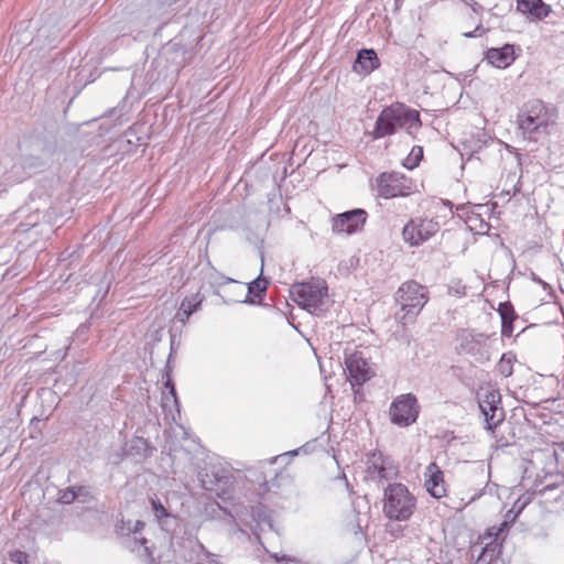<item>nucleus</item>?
Here are the masks:
<instances>
[{
    "instance_id": "f257e3e1",
    "label": "nucleus",
    "mask_w": 564,
    "mask_h": 564,
    "mask_svg": "<svg viewBox=\"0 0 564 564\" xmlns=\"http://www.w3.org/2000/svg\"><path fill=\"white\" fill-rule=\"evenodd\" d=\"M420 113L404 104L394 102L381 110L371 132L373 139H381L404 129L409 134L421 127Z\"/></svg>"
},
{
    "instance_id": "f03ea898",
    "label": "nucleus",
    "mask_w": 564,
    "mask_h": 564,
    "mask_svg": "<svg viewBox=\"0 0 564 564\" xmlns=\"http://www.w3.org/2000/svg\"><path fill=\"white\" fill-rule=\"evenodd\" d=\"M177 0H143L140 10L130 21V32L134 39L164 25L163 18L166 15Z\"/></svg>"
},
{
    "instance_id": "7ed1b4c3",
    "label": "nucleus",
    "mask_w": 564,
    "mask_h": 564,
    "mask_svg": "<svg viewBox=\"0 0 564 564\" xmlns=\"http://www.w3.org/2000/svg\"><path fill=\"white\" fill-rule=\"evenodd\" d=\"M518 127L530 140H536L554 122L553 115L543 101L534 99L525 102L520 109Z\"/></svg>"
},
{
    "instance_id": "20e7f679",
    "label": "nucleus",
    "mask_w": 564,
    "mask_h": 564,
    "mask_svg": "<svg viewBox=\"0 0 564 564\" xmlns=\"http://www.w3.org/2000/svg\"><path fill=\"white\" fill-rule=\"evenodd\" d=\"M416 508V499L403 484H392L384 489L383 512L387 518L406 521Z\"/></svg>"
},
{
    "instance_id": "39448f33",
    "label": "nucleus",
    "mask_w": 564,
    "mask_h": 564,
    "mask_svg": "<svg viewBox=\"0 0 564 564\" xmlns=\"http://www.w3.org/2000/svg\"><path fill=\"white\" fill-rule=\"evenodd\" d=\"M20 149L19 164L29 174L43 169L55 152L54 144L40 137L24 139Z\"/></svg>"
},
{
    "instance_id": "423d86ee",
    "label": "nucleus",
    "mask_w": 564,
    "mask_h": 564,
    "mask_svg": "<svg viewBox=\"0 0 564 564\" xmlns=\"http://www.w3.org/2000/svg\"><path fill=\"white\" fill-rule=\"evenodd\" d=\"M290 293L295 303L314 314L324 312L329 303L327 284H291Z\"/></svg>"
},
{
    "instance_id": "0eeeda50",
    "label": "nucleus",
    "mask_w": 564,
    "mask_h": 564,
    "mask_svg": "<svg viewBox=\"0 0 564 564\" xmlns=\"http://www.w3.org/2000/svg\"><path fill=\"white\" fill-rule=\"evenodd\" d=\"M479 409L485 416L487 429L494 431L505 419L501 394L492 387L480 388L477 392Z\"/></svg>"
},
{
    "instance_id": "6e6552de",
    "label": "nucleus",
    "mask_w": 564,
    "mask_h": 564,
    "mask_svg": "<svg viewBox=\"0 0 564 564\" xmlns=\"http://www.w3.org/2000/svg\"><path fill=\"white\" fill-rule=\"evenodd\" d=\"M345 370L352 386H362L375 376L361 350L345 351Z\"/></svg>"
},
{
    "instance_id": "1a4fd4ad",
    "label": "nucleus",
    "mask_w": 564,
    "mask_h": 564,
    "mask_svg": "<svg viewBox=\"0 0 564 564\" xmlns=\"http://www.w3.org/2000/svg\"><path fill=\"white\" fill-rule=\"evenodd\" d=\"M420 406L416 398L411 394L398 397L390 406L391 422L398 426H409L413 424L419 416Z\"/></svg>"
},
{
    "instance_id": "9d476101",
    "label": "nucleus",
    "mask_w": 564,
    "mask_h": 564,
    "mask_svg": "<svg viewBox=\"0 0 564 564\" xmlns=\"http://www.w3.org/2000/svg\"><path fill=\"white\" fill-rule=\"evenodd\" d=\"M395 300L403 311L419 313L427 302V290L424 284H401L395 293Z\"/></svg>"
},
{
    "instance_id": "9b49d317",
    "label": "nucleus",
    "mask_w": 564,
    "mask_h": 564,
    "mask_svg": "<svg viewBox=\"0 0 564 564\" xmlns=\"http://www.w3.org/2000/svg\"><path fill=\"white\" fill-rule=\"evenodd\" d=\"M377 183L379 196L386 199L404 196L411 189L410 180L398 172L382 173Z\"/></svg>"
},
{
    "instance_id": "f8f14e48",
    "label": "nucleus",
    "mask_w": 564,
    "mask_h": 564,
    "mask_svg": "<svg viewBox=\"0 0 564 564\" xmlns=\"http://www.w3.org/2000/svg\"><path fill=\"white\" fill-rule=\"evenodd\" d=\"M367 220V213L361 208L337 214L332 218V231L336 235H352L360 231Z\"/></svg>"
},
{
    "instance_id": "ddd939ff",
    "label": "nucleus",
    "mask_w": 564,
    "mask_h": 564,
    "mask_svg": "<svg viewBox=\"0 0 564 564\" xmlns=\"http://www.w3.org/2000/svg\"><path fill=\"white\" fill-rule=\"evenodd\" d=\"M438 229V223L432 219L411 220L404 226L402 236L411 246H419L434 236Z\"/></svg>"
},
{
    "instance_id": "4468645a",
    "label": "nucleus",
    "mask_w": 564,
    "mask_h": 564,
    "mask_svg": "<svg viewBox=\"0 0 564 564\" xmlns=\"http://www.w3.org/2000/svg\"><path fill=\"white\" fill-rule=\"evenodd\" d=\"M368 478L376 481L387 480L395 474L389 458L381 453H372L367 459Z\"/></svg>"
},
{
    "instance_id": "2eb2a0df",
    "label": "nucleus",
    "mask_w": 564,
    "mask_h": 564,
    "mask_svg": "<svg viewBox=\"0 0 564 564\" xmlns=\"http://www.w3.org/2000/svg\"><path fill=\"white\" fill-rule=\"evenodd\" d=\"M424 486L432 497L441 499L446 496L447 488L444 480V474L436 463L433 462L427 465L424 471Z\"/></svg>"
},
{
    "instance_id": "dca6fc26",
    "label": "nucleus",
    "mask_w": 564,
    "mask_h": 564,
    "mask_svg": "<svg viewBox=\"0 0 564 564\" xmlns=\"http://www.w3.org/2000/svg\"><path fill=\"white\" fill-rule=\"evenodd\" d=\"M380 61L377 53L372 48H362L357 53V57L352 65V70L360 75H369L379 68Z\"/></svg>"
},
{
    "instance_id": "f3484780",
    "label": "nucleus",
    "mask_w": 564,
    "mask_h": 564,
    "mask_svg": "<svg viewBox=\"0 0 564 564\" xmlns=\"http://www.w3.org/2000/svg\"><path fill=\"white\" fill-rule=\"evenodd\" d=\"M486 58L495 67L506 68L514 61L513 45L506 44L499 48H489Z\"/></svg>"
},
{
    "instance_id": "a211bd4d",
    "label": "nucleus",
    "mask_w": 564,
    "mask_h": 564,
    "mask_svg": "<svg viewBox=\"0 0 564 564\" xmlns=\"http://www.w3.org/2000/svg\"><path fill=\"white\" fill-rule=\"evenodd\" d=\"M517 9L523 13L529 14L532 18L542 20L550 13V7L542 0H517Z\"/></svg>"
},
{
    "instance_id": "6ab92c4d",
    "label": "nucleus",
    "mask_w": 564,
    "mask_h": 564,
    "mask_svg": "<svg viewBox=\"0 0 564 564\" xmlns=\"http://www.w3.org/2000/svg\"><path fill=\"white\" fill-rule=\"evenodd\" d=\"M250 516L252 521L254 522V525H251V530L257 536H259L258 531H263L264 528L273 530L272 519L268 512L267 507H264L263 505L252 507Z\"/></svg>"
},
{
    "instance_id": "aec40b11",
    "label": "nucleus",
    "mask_w": 564,
    "mask_h": 564,
    "mask_svg": "<svg viewBox=\"0 0 564 564\" xmlns=\"http://www.w3.org/2000/svg\"><path fill=\"white\" fill-rule=\"evenodd\" d=\"M203 301V297L199 296L198 293L192 295L189 297H185L180 306V310L176 314V318L182 324H185L189 316L198 308Z\"/></svg>"
},
{
    "instance_id": "412c9836",
    "label": "nucleus",
    "mask_w": 564,
    "mask_h": 564,
    "mask_svg": "<svg viewBox=\"0 0 564 564\" xmlns=\"http://www.w3.org/2000/svg\"><path fill=\"white\" fill-rule=\"evenodd\" d=\"M247 286L245 299L236 300V302L260 304L265 295L268 284H247Z\"/></svg>"
},
{
    "instance_id": "4be33fe9",
    "label": "nucleus",
    "mask_w": 564,
    "mask_h": 564,
    "mask_svg": "<svg viewBox=\"0 0 564 564\" xmlns=\"http://www.w3.org/2000/svg\"><path fill=\"white\" fill-rule=\"evenodd\" d=\"M127 546L130 551L137 552L140 557L152 560V551L148 546L145 538H137L133 535L127 540Z\"/></svg>"
},
{
    "instance_id": "5701e85b",
    "label": "nucleus",
    "mask_w": 564,
    "mask_h": 564,
    "mask_svg": "<svg viewBox=\"0 0 564 564\" xmlns=\"http://www.w3.org/2000/svg\"><path fill=\"white\" fill-rule=\"evenodd\" d=\"M58 34L59 31L57 29L50 28L45 24L37 30L36 35L32 42L37 44H44L47 42V44H52L58 37Z\"/></svg>"
},
{
    "instance_id": "b1692460",
    "label": "nucleus",
    "mask_w": 564,
    "mask_h": 564,
    "mask_svg": "<svg viewBox=\"0 0 564 564\" xmlns=\"http://www.w3.org/2000/svg\"><path fill=\"white\" fill-rule=\"evenodd\" d=\"M499 553L500 546L497 543H489L482 549L476 564H491L498 558Z\"/></svg>"
},
{
    "instance_id": "393cba45",
    "label": "nucleus",
    "mask_w": 564,
    "mask_h": 564,
    "mask_svg": "<svg viewBox=\"0 0 564 564\" xmlns=\"http://www.w3.org/2000/svg\"><path fill=\"white\" fill-rule=\"evenodd\" d=\"M148 451H149L148 441L144 440L143 437H134L128 444L127 453L130 455L135 454V455L145 457L148 455L147 454Z\"/></svg>"
},
{
    "instance_id": "a878e982",
    "label": "nucleus",
    "mask_w": 564,
    "mask_h": 564,
    "mask_svg": "<svg viewBox=\"0 0 564 564\" xmlns=\"http://www.w3.org/2000/svg\"><path fill=\"white\" fill-rule=\"evenodd\" d=\"M514 357L511 354H503L498 362V371L503 377H510L513 372Z\"/></svg>"
},
{
    "instance_id": "bb28decb",
    "label": "nucleus",
    "mask_w": 564,
    "mask_h": 564,
    "mask_svg": "<svg viewBox=\"0 0 564 564\" xmlns=\"http://www.w3.org/2000/svg\"><path fill=\"white\" fill-rule=\"evenodd\" d=\"M422 158H423V149H422V147H414L412 149L411 153L404 159L403 165L406 169L412 170V169H414L415 166L419 165V163L422 160Z\"/></svg>"
},
{
    "instance_id": "cd10ccee",
    "label": "nucleus",
    "mask_w": 564,
    "mask_h": 564,
    "mask_svg": "<svg viewBox=\"0 0 564 564\" xmlns=\"http://www.w3.org/2000/svg\"><path fill=\"white\" fill-rule=\"evenodd\" d=\"M76 500V495L74 491V487H68L64 490H61L58 494V501L64 505H69Z\"/></svg>"
},
{
    "instance_id": "c85d7f7f",
    "label": "nucleus",
    "mask_w": 564,
    "mask_h": 564,
    "mask_svg": "<svg viewBox=\"0 0 564 564\" xmlns=\"http://www.w3.org/2000/svg\"><path fill=\"white\" fill-rule=\"evenodd\" d=\"M152 509L158 520H162L169 516L167 510L159 499H151Z\"/></svg>"
},
{
    "instance_id": "c756f323",
    "label": "nucleus",
    "mask_w": 564,
    "mask_h": 564,
    "mask_svg": "<svg viewBox=\"0 0 564 564\" xmlns=\"http://www.w3.org/2000/svg\"><path fill=\"white\" fill-rule=\"evenodd\" d=\"M8 556L10 558V561H12L13 563H17V564H26L28 560H29V555L25 552L20 551V550L10 551L8 553Z\"/></svg>"
},
{
    "instance_id": "7c9ffc66",
    "label": "nucleus",
    "mask_w": 564,
    "mask_h": 564,
    "mask_svg": "<svg viewBox=\"0 0 564 564\" xmlns=\"http://www.w3.org/2000/svg\"><path fill=\"white\" fill-rule=\"evenodd\" d=\"M143 528H144V522L141 520H137L133 524L131 523V521H128L127 523L122 522V525H121V530L127 529L133 535L139 533Z\"/></svg>"
},
{
    "instance_id": "2f4dec72",
    "label": "nucleus",
    "mask_w": 564,
    "mask_h": 564,
    "mask_svg": "<svg viewBox=\"0 0 564 564\" xmlns=\"http://www.w3.org/2000/svg\"><path fill=\"white\" fill-rule=\"evenodd\" d=\"M498 312L501 316V322H503V316L509 317V319H516V313L509 303L500 304Z\"/></svg>"
},
{
    "instance_id": "473e14b6",
    "label": "nucleus",
    "mask_w": 564,
    "mask_h": 564,
    "mask_svg": "<svg viewBox=\"0 0 564 564\" xmlns=\"http://www.w3.org/2000/svg\"><path fill=\"white\" fill-rule=\"evenodd\" d=\"M387 528L390 535L397 539L404 536V531L406 530V527L399 523H391Z\"/></svg>"
},
{
    "instance_id": "72a5a7b5",
    "label": "nucleus",
    "mask_w": 564,
    "mask_h": 564,
    "mask_svg": "<svg viewBox=\"0 0 564 564\" xmlns=\"http://www.w3.org/2000/svg\"><path fill=\"white\" fill-rule=\"evenodd\" d=\"M74 491L76 495V500H82L85 502L88 498H90V490L86 486H74Z\"/></svg>"
},
{
    "instance_id": "f704fd0d",
    "label": "nucleus",
    "mask_w": 564,
    "mask_h": 564,
    "mask_svg": "<svg viewBox=\"0 0 564 564\" xmlns=\"http://www.w3.org/2000/svg\"><path fill=\"white\" fill-rule=\"evenodd\" d=\"M514 319H509V317L503 316V322L501 325V335L503 337H511L513 333V323Z\"/></svg>"
},
{
    "instance_id": "c9c22d12",
    "label": "nucleus",
    "mask_w": 564,
    "mask_h": 564,
    "mask_svg": "<svg viewBox=\"0 0 564 564\" xmlns=\"http://www.w3.org/2000/svg\"><path fill=\"white\" fill-rule=\"evenodd\" d=\"M271 557H273L276 562L284 561L286 564H304L302 561L289 555H283L280 557L278 553H273L271 554Z\"/></svg>"
},
{
    "instance_id": "e433bc0d",
    "label": "nucleus",
    "mask_w": 564,
    "mask_h": 564,
    "mask_svg": "<svg viewBox=\"0 0 564 564\" xmlns=\"http://www.w3.org/2000/svg\"><path fill=\"white\" fill-rule=\"evenodd\" d=\"M465 290H466L465 284H455V286L448 288V293L456 294V295H465L466 294Z\"/></svg>"
},
{
    "instance_id": "4c0bfd02",
    "label": "nucleus",
    "mask_w": 564,
    "mask_h": 564,
    "mask_svg": "<svg viewBox=\"0 0 564 564\" xmlns=\"http://www.w3.org/2000/svg\"><path fill=\"white\" fill-rule=\"evenodd\" d=\"M484 33H485V29L481 26V24H478L474 31L465 32L463 35L465 37H477V36H481Z\"/></svg>"
},
{
    "instance_id": "58836bf2",
    "label": "nucleus",
    "mask_w": 564,
    "mask_h": 564,
    "mask_svg": "<svg viewBox=\"0 0 564 564\" xmlns=\"http://www.w3.org/2000/svg\"><path fill=\"white\" fill-rule=\"evenodd\" d=\"M165 387L169 389V394L174 399V402H177L175 386L169 375L165 382Z\"/></svg>"
},
{
    "instance_id": "ea45409f",
    "label": "nucleus",
    "mask_w": 564,
    "mask_h": 564,
    "mask_svg": "<svg viewBox=\"0 0 564 564\" xmlns=\"http://www.w3.org/2000/svg\"><path fill=\"white\" fill-rule=\"evenodd\" d=\"M467 3L470 6V8L473 9V11L475 13H479L482 11V7L478 2L470 0V2H467Z\"/></svg>"
},
{
    "instance_id": "a19ab883",
    "label": "nucleus",
    "mask_w": 564,
    "mask_h": 564,
    "mask_svg": "<svg viewBox=\"0 0 564 564\" xmlns=\"http://www.w3.org/2000/svg\"><path fill=\"white\" fill-rule=\"evenodd\" d=\"M250 282H259V283H262V282H269L267 278H264L262 275V271L260 272V274L258 276H256L254 279H252Z\"/></svg>"
},
{
    "instance_id": "79ce46f5",
    "label": "nucleus",
    "mask_w": 564,
    "mask_h": 564,
    "mask_svg": "<svg viewBox=\"0 0 564 564\" xmlns=\"http://www.w3.org/2000/svg\"><path fill=\"white\" fill-rule=\"evenodd\" d=\"M226 282L234 283V282H239V281H238V280H235V279H232V278H228V279L226 280Z\"/></svg>"
},
{
    "instance_id": "37998d69",
    "label": "nucleus",
    "mask_w": 564,
    "mask_h": 564,
    "mask_svg": "<svg viewBox=\"0 0 564 564\" xmlns=\"http://www.w3.org/2000/svg\"><path fill=\"white\" fill-rule=\"evenodd\" d=\"M484 228H488L487 224H484L482 221H480V229H484Z\"/></svg>"
},
{
    "instance_id": "c03bdc74",
    "label": "nucleus",
    "mask_w": 564,
    "mask_h": 564,
    "mask_svg": "<svg viewBox=\"0 0 564 564\" xmlns=\"http://www.w3.org/2000/svg\"><path fill=\"white\" fill-rule=\"evenodd\" d=\"M524 506H525V503H523V505H521V506L519 507L517 514H518V513H520V512H521V510H523Z\"/></svg>"
},
{
    "instance_id": "a18cd8bd",
    "label": "nucleus",
    "mask_w": 564,
    "mask_h": 564,
    "mask_svg": "<svg viewBox=\"0 0 564 564\" xmlns=\"http://www.w3.org/2000/svg\"><path fill=\"white\" fill-rule=\"evenodd\" d=\"M473 220H477V218H476V217H473V216L468 218V221H469V223H471Z\"/></svg>"
},
{
    "instance_id": "49530a36",
    "label": "nucleus",
    "mask_w": 564,
    "mask_h": 564,
    "mask_svg": "<svg viewBox=\"0 0 564 564\" xmlns=\"http://www.w3.org/2000/svg\"><path fill=\"white\" fill-rule=\"evenodd\" d=\"M9 275V272H7L6 274H3V279L8 278V279H11L12 276H8Z\"/></svg>"
},
{
    "instance_id": "de8ad7c7",
    "label": "nucleus",
    "mask_w": 564,
    "mask_h": 564,
    "mask_svg": "<svg viewBox=\"0 0 564 564\" xmlns=\"http://www.w3.org/2000/svg\"><path fill=\"white\" fill-rule=\"evenodd\" d=\"M70 278H72V274H69L64 282H68Z\"/></svg>"
}]
</instances>
